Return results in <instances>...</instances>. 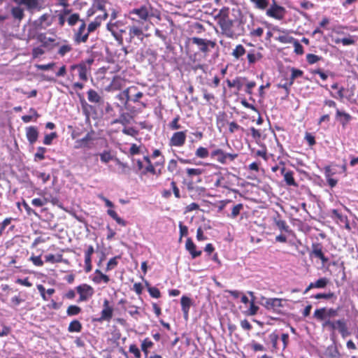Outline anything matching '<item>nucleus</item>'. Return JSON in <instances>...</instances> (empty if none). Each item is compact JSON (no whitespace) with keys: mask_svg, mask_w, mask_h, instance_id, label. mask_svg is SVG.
I'll use <instances>...</instances> for the list:
<instances>
[{"mask_svg":"<svg viewBox=\"0 0 358 358\" xmlns=\"http://www.w3.org/2000/svg\"><path fill=\"white\" fill-rule=\"evenodd\" d=\"M94 136V131L91 130L87 132L83 138L76 141L74 148L76 149H92L94 147L93 142L95 140Z\"/></svg>","mask_w":358,"mask_h":358,"instance_id":"11","label":"nucleus"},{"mask_svg":"<svg viewBox=\"0 0 358 358\" xmlns=\"http://www.w3.org/2000/svg\"><path fill=\"white\" fill-rule=\"evenodd\" d=\"M121 22L120 21H117L115 22H109L107 25V29L111 33L115 40L118 42L120 45L123 44V37L122 34L125 32L124 29H118V24Z\"/></svg>","mask_w":358,"mask_h":358,"instance_id":"15","label":"nucleus"},{"mask_svg":"<svg viewBox=\"0 0 358 358\" xmlns=\"http://www.w3.org/2000/svg\"><path fill=\"white\" fill-rule=\"evenodd\" d=\"M76 289L79 294L78 302H83L88 301L94 293V288L86 283L81 284L76 287Z\"/></svg>","mask_w":358,"mask_h":358,"instance_id":"13","label":"nucleus"},{"mask_svg":"<svg viewBox=\"0 0 358 358\" xmlns=\"http://www.w3.org/2000/svg\"><path fill=\"white\" fill-rule=\"evenodd\" d=\"M109 301L105 299L103 303V309L101 312V316L99 318L94 319L93 321L97 322H102L103 321H110L113 317V308L110 306Z\"/></svg>","mask_w":358,"mask_h":358,"instance_id":"16","label":"nucleus"},{"mask_svg":"<svg viewBox=\"0 0 358 358\" xmlns=\"http://www.w3.org/2000/svg\"><path fill=\"white\" fill-rule=\"evenodd\" d=\"M82 311L80 307L76 305H71L67 308L66 314L69 316H74L78 315Z\"/></svg>","mask_w":358,"mask_h":358,"instance_id":"53","label":"nucleus"},{"mask_svg":"<svg viewBox=\"0 0 358 358\" xmlns=\"http://www.w3.org/2000/svg\"><path fill=\"white\" fill-rule=\"evenodd\" d=\"M248 294L252 297L248 313L249 315H255L259 310V307L255 304V296L252 292H248Z\"/></svg>","mask_w":358,"mask_h":358,"instance_id":"34","label":"nucleus"},{"mask_svg":"<svg viewBox=\"0 0 358 358\" xmlns=\"http://www.w3.org/2000/svg\"><path fill=\"white\" fill-rule=\"evenodd\" d=\"M96 155L100 157L101 162L104 164L115 159L110 150H103L102 152L96 154Z\"/></svg>","mask_w":358,"mask_h":358,"instance_id":"36","label":"nucleus"},{"mask_svg":"<svg viewBox=\"0 0 358 358\" xmlns=\"http://www.w3.org/2000/svg\"><path fill=\"white\" fill-rule=\"evenodd\" d=\"M29 113H31V115H26L22 116V120L24 123L30 122L32 120L33 117H35V120H36L40 116V115L38 113V112L34 108H31L29 109Z\"/></svg>","mask_w":358,"mask_h":358,"instance_id":"44","label":"nucleus"},{"mask_svg":"<svg viewBox=\"0 0 358 358\" xmlns=\"http://www.w3.org/2000/svg\"><path fill=\"white\" fill-rule=\"evenodd\" d=\"M148 291L152 298L159 299L161 297V292L156 287H148Z\"/></svg>","mask_w":358,"mask_h":358,"instance_id":"62","label":"nucleus"},{"mask_svg":"<svg viewBox=\"0 0 358 358\" xmlns=\"http://www.w3.org/2000/svg\"><path fill=\"white\" fill-rule=\"evenodd\" d=\"M185 171L187 176L189 178L200 176L203 173V170L199 168H187Z\"/></svg>","mask_w":358,"mask_h":358,"instance_id":"55","label":"nucleus"},{"mask_svg":"<svg viewBox=\"0 0 358 358\" xmlns=\"http://www.w3.org/2000/svg\"><path fill=\"white\" fill-rule=\"evenodd\" d=\"M115 161L120 169L121 174L129 175L131 173V168L127 163L121 162L118 158H115Z\"/></svg>","mask_w":358,"mask_h":358,"instance_id":"35","label":"nucleus"},{"mask_svg":"<svg viewBox=\"0 0 358 358\" xmlns=\"http://www.w3.org/2000/svg\"><path fill=\"white\" fill-rule=\"evenodd\" d=\"M210 153L208 148L199 146L195 151V156L200 159H206L210 156Z\"/></svg>","mask_w":358,"mask_h":358,"instance_id":"43","label":"nucleus"},{"mask_svg":"<svg viewBox=\"0 0 358 358\" xmlns=\"http://www.w3.org/2000/svg\"><path fill=\"white\" fill-rule=\"evenodd\" d=\"M120 258V256H116V257L111 258L107 263V265L106 267V271L108 272V271L115 268L118 264L117 259Z\"/></svg>","mask_w":358,"mask_h":358,"instance_id":"56","label":"nucleus"},{"mask_svg":"<svg viewBox=\"0 0 358 358\" xmlns=\"http://www.w3.org/2000/svg\"><path fill=\"white\" fill-rule=\"evenodd\" d=\"M237 153L225 152L221 148H215L210 152V157L221 164H226L227 160L233 162L238 157Z\"/></svg>","mask_w":358,"mask_h":358,"instance_id":"9","label":"nucleus"},{"mask_svg":"<svg viewBox=\"0 0 358 358\" xmlns=\"http://www.w3.org/2000/svg\"><path fill=\"white\" fill-rule=\"evenodd\" d=\"M150 5H142L129 10L128 18L131 23L146 25L145 23L153 16Z\"/></svg>","mask_w":358,"mask_h":358,"instance_id":"4","label":"nucleus"},{"mask_svg":"<svg viewBox=\"0 0 358 358\" xmlns=\"http://www.w3.org/2000/svg\"><path fill=\"white\" fill-rule=\"evenodd\" d=\"M332 214L334 217L337 220V222L340 224H343L345 229L350 230V222L346 215H343L339 213L338 210L334 209L332 210Z\"/></svg>","mask_w":358,"mask_h":358,"instance_id":"30","label":"nucleus"},{"mask_svg":"<svg viewBox=\"0 0 358 358\" xmlns=\"http://www.w3.org/2000/svg\"><path fill=\"white\" fill-rule=\"evenodd\" d=\"M129 352L130 353H132L135 358H141V353L138 348L135 344H131L129 345Z\"/></svg>","mask_w":358,"mask_h":358,"instance_id":"64","label":"nucleus"},{"mask_svg":"<svg viewBox=\"0 0 358 358\" xmlns=\"http://www.w3.org/2000/svg\"><path fill=\"white\" fill-rule=\"evenodd\" d=\"M292 43H293V45H294V52L296 55H301L303 54V52H304L303 47L302 46V45L297 40L294 38V41H292Z\"/></svg>","mask_w":358,"mask_h":358,"instance_id":"61","label":"nucleus"},{"mask_svg":"<svg viewBox=\"0 0 358 358\" xmlns=\"http://www.w3.org/2000/svg\"><path fill=\"white\" fill-rule=\"evenodd\" d=\"M284 300L279 298L266 299L264 306L267 310H271L275 313H280L283 307L282 301Z\"/></svg>","mask_w":358,"mask_h":358,"instance_id":"18","label":"nucleus"},{"mask_svg":"<svg viewBox=\"0 0 358 358\" xmlns=\"http://www.w3.org/2000/svg\"><path fill=\"white\" fill-rule=\"evenodd\" d=\"M39 136L38 129L35 126H29L26 128V137L30 145L34 144Z\"/></svg>","mask_w":358,"mask_h":358,"instance_id":"23","label":"nucleus"},{"mask_svg":"<svg viewBox=\"0 0 358 358\" xmlns=\"http://www.w3.org/2000/svg\"><path fill=\"white\" fill-rule=\"evenodd\" d=\"M180 115H177L172 121L169 124V127L171 130H178L181 128V125L179 124Z\"/></svg>","mask_w":358,"mask_h":358,"instance_id":"58","label":"nucleus"},{"mask_svg":"<svg viewBox=\"0 0 358 358\" xmlns=\"http://www.w3.org/2000/svg\"><path fill=\"white\" fill-rule=\"evenodd\" d=\"M243 209V205L242 203H238L235 205L231 210V213L228 215L231 219H235L240 214L241 211Z\"/></svg>","mask_w":358,"mask_h":358,"instance_id":"51","label":"nucleus"},{"mask_svg":"<svg viewBox=\"0 0 358 358\" xmlns=\"http://www.w3.org/2000/svg\"><path fill=\"white\" fill-rule=\"evenodd\" d=\"M93 58H88L82 60L78 64H73L70 66V76L71 80H74L76 77L79 79L78 82L72 83V88L74 90H82L85 87V83L88 81L89 77L91 76L92 65L94 63Z\"/></svg>","mask_w":358,"mask_h":358,"instance_id":"2","label":"nucleus"},{"mask_svg":"<svg viewBox=\"0 0 358 358\" xmlns=\"http://www.w3.org/2000/svg\"><path fill=\"white\" fill-rule=\"evenodd\" d=\"M273 221L276 227L280 230L288 232L289 231V227L287 225V222L282 220L281 215L279 213L276 214V216L273 217Z\"/></svg>","mask_w":358,"mask_h":358,"instance_id":"32","label":"nucleus"},{"mask_svg":"<svg viewBox=\"0 0 358 358\" xmlns=\"http://www.w3.org/2000/svg\"><path fill=\"white\" fill-rule=\"evenodd\" d=\"M333 41L336 44L342 43L345 46L355 45L356 43L355 36L350 35H349L348 37L343 38H334Z\"/></svg>","mask_w":358,"mask_h":358,"instance_id":"33","label":"nucleus"},{"mask_svg":"<svg viewBox=\"0 0 358 358\" xmlns=\"http://www.w3.org/2000/svg\"><path fill=\"white\" fill-rule=\"evenodd\" d=\"M10 13L13 17L19 21H21L24 17V10L20 6L13 7Z\"/></svg>","mask_w":358,"mask_h":358,"instance_id":"37","label":"nucleus"},{"mask_svg":"<svg viewBox=\"0 0 358 358\" xmlns=\"http://www.w3.org/2000/svg\"><path fill=\"white\" fill-rule=\"evenodd\" d=\"M43 48H43L41 45L34 48L31 52L32 57L34 59H36L45 54V50H43Z\"/></svg>","mask_w":358,"mask_h":358,"instance_id":"63","label":"nucleus"},{"mask_svg":"<svg viewBox=\"0 0 358 358\" xmlns=\"http://www.w3.org/2000/svg\"><path fill=\"white\" fill-rule=\"evenodd\" d=\"M143 160L146 162L147 166L143 170V175H146L148 173H155V166L151 162L150 157L149 156H144Z\"/></svg>","mask_w":358,"mask_h":358,"instance_id":"42","label":"nucleus"},{"mask_svg":"<svg viewBox=\"0 0 358 358\" xmlns=\"http://www.w3.org/2000/svg\"><path fill=\"white\" fill-rule=\"evenodd\" d=\"M282 32L283 34L277 37V41L282 43H292V41H294V38L292 36H289L285 31H282Z\"/></svg>","mask_w":358,"mask_h":358,"instance_id":"52","label":"nucleus"},{"mask_svg":"<svg viewBox=\"0 0 358 358\" xmlns=\"http://www.w3.org/2000/svg\"><path fill=\"white\" fill-rule=\"evenodd\" d=\"M253 3L256 8L259 10H265L269 3L268 0H250Z\"/></svg>","mask_w":358,"mask_h":358,"instance_id":"48","label":"nucleus"},{"mask_svg":"<svg viewBox=\"0 0 358 358\" xmlns=\"http://www.w3.org/2000/svg\"><path fill=\"white\" fill-rule=\"evenodd\" d=\"M57 137V134L56 132H52L50 134H46L43 138V144L46 145H50L52 143V141Z\"/></svg>","mask_w":358,"mask_h":358,"instance_id":"60","label":"nucleus"},{"mask_svg":"<svg viewBox=\"0 0 358 358\" xmlns=\"http://www.w3.org/2000/svg\"><path fill=\"white\" fill-rule=\"evenodd\" d=\"M328 282L329 280L327 278H321L314 282H310L304 290L303 294H306L313 288H324L327 285Z\"/></svg>","mask_w":358,"mask_h":358,"instance_id":"29","label":"nucleus"},{"mask_svg":"<svg viewBox=\"0 0 358 358\" xmlns=\"http://www.w3.org/2000/svg\"><path fill=\"white\" fill-rule=\"evenodd\" d=\"M149 26L131 23L128 26V38L127 42L131 44H136V40L142 43L145 38L150 36L149 34H145V31H148Z\"/></svg>","mask_w":358,"mask_h":358,"instance_id":"5","label":"nucleus"},{"mask_svg":"<svg viewBox=\"0 0 358 358\" xmlns=\"http://www.w3.org/2000/svg\"><path fill=\"white\" fill-rule=\"evenodd\" d=\"M266 15L278 20H282L285 18L287 10L281 6L278 5L274 1L271 6L266 10Z\"/></svg>","mask_w":358,"mask_h":358,"instance_id":"12","label":"nucleus"},{"mask_svg":"<svg viewBox=\"0 0 358 358\" xmlns=\"http://www.w3.org/2000/svg\"><path fill=\"white\" fill-rule=\"evenodd\" d=\"M180 303L183 316L185 320L188 319L189 308L192 306V300L187 296H182L180 299Z\"/></svg>","mask_w":358,"mask_h":358,"instance_id":"27","label":"nucleus"},{"mask_svg":"<svg viewBox=\"0 0 358 358\" xmlns=\"http://www.w3.org/2000/svg\"><path fill=\"white\" fill-rule=\"evenodd\" d=\"M135 90V88L132 87H127L124 90H123L122 92L118 94L117 95V99H118L120 101H124V104H127L131 99L130 95H129V90Z\"/></svg>","mask_w":358,"mask_h":358,"instance_id":"40","label":"nucleus"},{"mask_svg":"<svg viewBox=\"0 0 358 358\" xmlns=\"http://www.w3.org/2000/svg\"><path fill=\"white\" fill-rule=\"evenodd\" d=\"M336 120L341 124L343 129H345L350 122L352 120V116L344 110L338 108L336 110Z\"/></svg>","mask_w":358,"mask_h":358,"instance_id":"19","label":"nucleus"},{"mask_svg":"<svg viewBox=\"0 0 358 358\" xmlns=\"http://www.w3.org/2000/svg\"><path fill=\"white\" fill-rule=\"evenodd\" d=\"M72 50V45L71 44L66 43L60 46L57 51V53L61 57H64L66 54L70 52Z\"/></svg>","mask_w":358,"mask_h":358,"instance_id":"54","label":"nucleus"},{"mask_svg":"<svg viewBox=\"0 0 358 358\" xmlns=\"http://www.w3.org/2000/svg\"><path fill=\"white\" fill-rule=\"evenodd\" d=\"M323 328H328L331 331L337 330L342 337L345 338L350 334L348 330L347 321L344 319H339L335 321L327 320L322 324Z\"/></svg>","mask_w":358,"mask_h":358,"instance_id":"6","label":"nucleus"},{"mask_svg":"<svg viewBox=\"0 0 358 358\" xmlns=\"http://www.w3.org/2000/svg\"><path fill=\"white\" fill-rule=\"evenodd\" d=\"M45 262L52 264L60 263L63 262V256L62 254H57L56 255L49 254L45 256Z\"/></svg>","mask_w":358,"mask_h":358,"instance_id":"41","label":"nucleus"},{"mask_svg":"<svg viewBox=\"0 0 358 358\" xmlns=\"http://www.w3.org/2000/svg\"><path fill=\"white\" fill-rule=\"evenodd\" d=\"M83 326L81 322L79 320H74L72 322H70L69 327H68V331L70 333H79L82 331Z\"/></svg>","mask_w":358,"mask_h":358,"instance_id":"38","label":"nucleus"},{"mask_svg":"<svg viewBox=\"0 0 358 358\" xmlns=\"http://www.w3.org/2000/svg\"><path fill=\"white\" fill-rule=\"evenodd\" d=\"M13 1L18 5L25 6L28 10H40L41 8L40 0H17Z\"/></svg>","mask_w":358,"mask_h":358,"instance_id":"25","label":"nucleus"},{"mask_svg":"<svg viewBox=\"0 0 358 358\" xmlns=\"http://www.w3.org/2000/svg\"><path fill=\"white\" fill-rule=\"evenodd\" d=\"M94 274L95 275L92 278V281L95 284H100L101 282L108 284L109 282V276L103 273L99 269H96L94 271Z\"/></svg>","mask_w":358,"mask_h":358,"instance_id":"31","label":"nucleus"},{"mask_svg":"<svg viewBox=\"0 0 358 358\" xmlns=\"http://www.w3.org/2000/svg\"><path fill=\"white\" fill-rule=\"evenodd\" d=\"M320 60H322V57L321 56L312 53H309L306 55V61L309 64H314Z\"/></svg>","mask_w":358,"mask_h":358,"instance_id":"57","label":"nucleus"},{"mask_svg":"<svg viewBox=\"0 0 358 358\" xmlns=\"http://www.w3.org/2000/svg\"><path fill=\"white\" fill-rule=\"evenodd\" d=\"M58 24L59 27L64 26L66 22L69 27H73L80 20V14L78 13H72L71 9H64L58 15Z\"/></svg>","mask_w":358,"mask_h":358,"instance_id":"7","label":"nucleus"},{"mask_svg":"<svg viewBox=\"0 0 358 358\" xmlns=\"http://www.w3.org/2000/svg\"><path fill=\"white\" fill-rule=\"evenodd\" d=\"M246 52V50L241 44L237 45L231 52V55L236 59H239Z\"/></svg>","mask_w":358,"mask_h":358,"instance_id":"39","label":"nucleus"},{"mask_svg":"<svg viewBox=\"0 0 358 358\" xmlns=\"http://www.w3.org/2000/svg\"><path fill=\"white\" fill-rule=\"evenodd\" d=\"M312 298L316 299H330L332 298H336L335 294L332 292H329L328 293H318L314 296H312Z\"/></svg>","mask_w":358,"mask_h":358,"instance_id":"59","label":"nucleus"},{"mask_svg":"<svg viewBox=\"0 0 358 358\" xmlns=\"http://www.w3.org/2000/svg\"><path fill=\"white\" fill-rule=\"evenodd\" d=\"M94 252L93 245H90L85 251V271L88 273L92 270V257Z\"/></svg>","mask_w":358,"mask_h":358,"instance_id":"22","label":"nucleus"},{"mask_svg":"<svg viewBox=\"0 0 358 358\" xmlns=\"http://www.w3.org/2000/svg\"><path fill=\"white\" fill-rule=\"evenodd\" d=\"M187 130L176 131L171 136L169 145L171 147L180 148L182 147L186 142Z\"/></svg>","mask_w":358,"mask_h":358,"instance_id":"14","label":"nucleus"},{"mask_svg":"<svg viewBox=\"0 0 358 358\" xmlns=\"http://www.w3.org/2000/svg\"><path fill=\"white\" fill-rule=\"evenodd\" d=\"M280 173L282 175H283L284 180L285 181L287 185L294 187L298 186V184L294 180V173L292 171H286L285 167L283 166L280 169Z\"/></svg>","mask_w":358,"mask_h":358,"instance_id":"26","label":"nucleus"},{"mask_svg":"<svg viewBox=\"0 0 358 358\" xmlns=\"http://www.w3.org/2000/svg\"><path fill=\"white\" fill-rule=\"evenodd\" d=\"M87 99L90 103L95 104H100L103 102L101 96L94 90L90 89L87 92Z\"/></svg>","mask_w":358,"mask_h":358,"instance_id":"28","label":"nucleus"},{"mask_svg":"<svg viewBox=\"0 0 358 358\" xmlns=\"http://www.w3.org/2000/svg\"><path fill=\"white\" fill-rule=\"evenodd\" d=\"M127 80L124 78H122L119 76H115L113 77L111 80L110 85L108 86V91H117L121 90L123 87L126 86Z\"/></svg>","mask_w":358,"mask_h":358,"instance_id":"21","label":"nucleus"},{"mask_svg":"<svg viewBox=\"0 0 358 358\" xmlns=\"http://www.w3.org/2000/svg\"><path fill=\"white\" fill-rule=\"evenodd\" d=\"M338 315V308L325 307L317 308L313 313V317L318 322H325L330 320L331 318L335 317Z\"/></svg>","mask_w":358,"mask_h":358,"instance_id":"8","label":"nucleus"},{"mask_svg":"<svg viewBox=\"0 0 358 358\" xmlns=\"http://www.w3.org/2000/svg\"><path fill=\"white\" fill-rule=\"evenodd\" d=\"M107 213L113 220H115L117 224H120L121 226H123V227H125L127 225V222L123 219L120 217L115 210H113L112 209H108L107 210Z\"/></svg>","mask_w":358,"mask_h":358,"instance_id":"45","label":"nucleus"},{"mask_svg":"<svg viewBox=\"0 0 358 358\" xmlns=\"http://www.w3.org/2000/svg\"><path fill=\"white\" fill-rule=\"evenodd\" d=\"M222 34L229 38H237L245 34L243 22L240 20L229 18V8L223 7L215 16Z\"/></svg>","mask_w":358,"mask_h":358,"instance_id":"1","label":"nucleus"},{"mask_svg":"<svg viewBox=\"0 0 358 358\" xmlns=\"http://www.w3.org/2000/svg\"><path fill=\"white\" fill-rule=\"evenodd\" d=\"M185 249L189 252L192 259L201 255L202 251L196 249V245L191 238H188L185 243Z\"/></svg>","mask_w":358,"mask_h":358,"instance_id":"24","label":"nucleus"},{"mask_svg":"<svg viewBox=\"0 0 358 358\" xmlns=\"http://www.w3.org/2000/svg\"><path fill=\"white\" fill-rule=\"evenodd\" d=\"M47 152V149L44 147H38L36 152L34 154V161H42L45 159V153Z\"/></svg>","mask_w":358,"mask_h":358,"instance_id":"47","label":"nucleus"},{"mask_svg":"<svg viewBox=\"0 0 358 358\" xmlns=\"http://www.w3.org/2000/svg\"><path fill=\"white\" fill-rule=\"evenodd\" d=\"M190 44L196 45L198 50L203 54L204 57H206L208 55L210 49H214L217 45L215 41L208 40L199 37H192L188 38V41L186 43V51L187 54L189 57V59L194 62L199 60L198 57L199 55L196 52H193V51L191 50Z\"/></svg>","mask_w":358,"mask_h":358,"instance_id":"3","label":"nucleus"},{"mask_svg":"<svg viewBox=\"0 0 358 358\" xmlns=\"http://www.w3.org/2000/svg\"><path fill=\"white\" fill-rule=\"evenodd\" d=\"M78 22L80 23V26L77 29H75L73 32V41L78 44L81 43H86L90 35L89 32L87 31L88 30L85 21L80 18Z\"/></svg>","mask_w":358,"mask_h":358,"instance_id":"10","label":"nucleus"},{"mask_svg":"<svg viewBox=\"0 0 358 358\" xmlns=\"http://www.w3.org/2000/svg\"><path fill=\"white\" fill-rule=\"evenodd\" d=\"M38 21L41 24H45V27H49L52 24V20L51 16L48 13L43 14L39 18Z\"/></svg>","mask_w":358,"mask_h":358,"instance_id":"49","label":"nucleus"},{"mask_svg":"<svg viewBox=\"0 0 358 358\" xmlns=\"http://www.w3.org/2000/svg\"><path fill=\"white\" fill-rule=\"evenodd\" d=\"M38 42L41 43V46L48 50H52L55 46L58 45L57 43H55V39L53 38L47 37L45 33L38 34L36 36Z\"/></svg>","mask_w":358,"mask_h":358,"instance_id":"17","label":"nucleus"},{"mask_svg":"<svg viewBox=\"0 0 358 358\" xmlns=\"http://www.w3.org/2000/svg\"><path fill=\"white\" fill-rule=\"evenodd\" d=\"M291 72L292 74L289 78V85H292L296 78L301 77L303 75V71L302 70L295 68H292Z\"/></svg>","mask_w":358,"mask_h":358,"instance_id":"46","label":"nucleus"},{"mask_svg":"<svg viewBox=\"0 0 358 358\" xmlns=\"http://www.w3.org/2000/svg\"><path fill=\"white\" fill-rule=\"evenodd\" d=\"M226 83L227 84V86L229 88L235 87H236L238 90H240L242 88V86H243V84H242V83L241 81V79L239 78H236L233 80H230L227 79L226 80Z\"/></svg>","mask_w":358,"mask_h":358,"instance_id":"50","label":"nucleus"},{"mask_svg":"<svg viewBox=\"0 0 358 358\" xmlns=\"http://www.w3.org/2000/svg\"><path fill=\"white\" fill-rule=\"evenodd\" d=\"M312 250L310 255L313 257L320 259L322 264L328 262L329 259L324 255L322 251V245L320 243H314L311 245Z\"/></svg>","mask_w":358,"mask_h":358,"instance_id":"20","label":"nucleus"}]
</instances>
